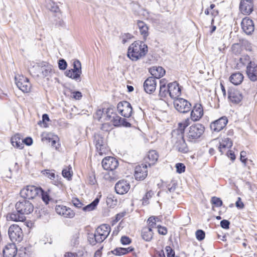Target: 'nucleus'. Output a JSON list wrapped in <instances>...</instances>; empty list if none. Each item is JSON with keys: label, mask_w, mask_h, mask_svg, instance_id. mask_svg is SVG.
<instances>
[{"label": "nucleus", "mask_w": 257, "mask_h": 257, "mask_svg": "<svg viewBox=\"0 0 257 257\" xmlns=\"http://www.w3.org/2000/svg\"><path fill=\"white\" fill-rule=\"evenodd\" d=\"M255 0H240L239 10L244 15L248 16L254 10Z\"/></svg>", "instance_id": "10"}, {"label": "nucleus", "mask_w": 257, "mask_h": 257, "mask_svg": "<svg viewBox=\"0 0 257 257\" xmlns=\"http://www.w3.org/2000/svg\"><path fill=\"white\" fill-rule=\"evenodd\" d=\"M79 233L76 232L74 234L71 238V244L75 246L76 245L78 244L79 243Z\"/></svg>", "instance_id": "50"}, {"label": "nucleus", "mask_w": 257, "mask_h": 257, "mask_svg": "<svg viewBox=\"0 0 257 257\" xmlns=\"http://www.w3.org/2000/svg\"><path fill=\"white\" fill-rule=\"evenodd\" d=\"M16 211L9 213L7 215L8 220L23 222L26 220L25 214H29L34 210L33 204L29 200L23 199L15 204Z\"/></svg>", "instance_id": "1"}, {"label": "nucleus", "mask_w": 257, "mask_h": 257, "mask_svg": "<svg viewBox=\"0 0 257 257\" xmlns=\"http://www.w3.org/2000/svg\"><path fill=\"white\" fill-rule=\"evenodd\" d=\"M126 249L123 247H116L113 250H111L112 253L116 255H122L126 254Z\"/></svg>", "instance_id": "45"}, {"label": "nucleus", "mask_w": 257, "mask_h": 257, "mask_svg": "<svg viewBox=\"0 0 257 257\" xmlns=\"http://www.w3.org/2000/svg\"><path fill=\"white\" fill-rule=\"evenodd\" d=\"M245 59L249 61L245 70L247 78L252 82H257V64L249 60L250 58L248 55L245 56Z\"/></svg>", "instance_id": "7"}, {"label": "nucleus", "mask_w": 257, "mask_h": 257, "mask_svg": "<svg viewBox=\"0 0 257 257\" xmlns=\"http://www.w3.org/2000/svg\"><path fill=\"white\" fill-rule=\"evenodd\" d=\"M176 168L177 172L181 174L185 171L186 167L183 163H177Z\"/></svg>", "instance_id": "49"}, {"label": "nucleus", "mask_w": 257, "mask_h": 257, "mask_svg": "<svg viewBox=\"0 0 257 257\" xmlns=\"http://www.w3.org/2000/svg\"><path fill=\"white\" fill-rule=\"evenodd\" d=\"M73 68L71 70L75 71L76 73L75 78H80L82 73L81 70V64L78 60H75L73 63Z\"/></svg>", "instance_id": "35"}, {"label": "nucleus", "mask_w": 257, "mask_h": 257, "mask_svg": "<svg viewBox=\"0 0 257 257\" xmlns=\"http://www.w3.org/2000/svg\"><path fill=\"white\" fill-rule=\"evenodd\" d=\"M40 192L42 193V198L43 201L45 202L46 204H48L50 200V197L49 195L46 192H43L42 190Z\"/></svg>", "instance_id": "60"}, {"label": "nucleus", "mask_w": 257, "mask_h": 257, "mask_svg": "<svg viewBox=\"0 0 257 257\" xmlns=\"http://www.w3.org/2000/svg\"><path fill=\"white\" fill-rule=\"evenodd\" d=\"M71 170V167L69 166L68 167H66L63 169L62 171V176L67 178L68 180L71 179V177L72 176V172L70 171Z\"/></svg>", "instance_id": "43"}, {"label": "nucleus", "mask_w": 257, "mask_h": 257, "mask_svg": "<svg viewBox=\"0 0 257 257\" xmlns=\"http://www.w3.org/2000/svg\"><path fill=\"white\" fill-rule=\"evenodd\" d=\"M241 45L246 50L251 51V43L246 40H242L240 41Z\"/></svg>", "instance_id": "52"}, {"label": "nucleus", "mask_w": 257, "mask_h": 257, "mask_svg": "<svg viewBox=\"0 0 257 257\" xmlns=\"http://www.w3.org/2000/svg\"><path fill=\"white\" fill-rule=\"evenodd\" d=\"M244 76L240 72H236L232 74L229 77L230 81L235 85L240 84L243 81Z\"/></svg>", "instance_id": "31"}, {"label": "nucleus", "mask_w": 257, "mask_h": 257, "mask_svg": "<svg viewBox=\"0 0 257 257\" xmlns=\"http://www.w3.org/2000/svg\"><path fill=\"white\" fill-rule=\"evenodd\" d=\"M232 146V142L229 138H224L219 142L218 149L220 152L221 155H222L231 148Z\"/></svg>", "instance_id": "24"}, {"label": "nucleus", "mask_w": 257, "mask_h": 257, "mask_svg": "<svg viewBox=\"0 0 257 257\" xmlns=\"http://www.w3.org/2000/svg\"><path fill=\"white\" fill-rule=\"evenodd\" d=\"M167 257H175V251L170 246H167L165 248Z\"/></svg>", "instance_id": "56"}, {"label": "nucleus", "mask_w": 257, "mask_h": 257, "mask_svg": "<svg viewBox=\"0 0 257 257\" xmlns=\"http://www.w3.org/2000/svg\"><path fill=\"white\" fill-rule=\"evenodd\" d=\"M241 29L247 35H251L254 30L253 21L248 17L243 18L241 22Z\"/></svg>", "instance_id": "14"}, {"label": "nucleus", "mask_w": 257, "mask_h": 257, "mask_svg": "<svg viewBox=\"0 0 257 257\" xmlns=\"http://www.w3.org/2000/svg\"><path fill=\"white\" fill-rule=\"evenodd\" d=\"M99 199L98 198H95L91 203L82 207V210L84 211H90L94 210L97 205Z\"/></svg>", "instance_id": "37"}, {"label": "nucleus", "mask_w": 257, "mask_h": 257, "mask_svg": "<svg viewBox=\"0 0 257 257\" xmlns=\"http://www.w3.org/2000/svg\"><path fill=\"white\" fill-rule=\"evenodd\" d=\"M156 217L152 216L148 218V223L149 226L148 227H151V229L156 225Z\"/></svg>", "instance_id": "55"}, {"label": "nucleus", "mask_w": 257, "mask_h": 257, "mask_svg": "<svg viewBox=\"0 0 257 257\" xmlns=\"http://www.w3.org/2000/svg\"><path fill=\"white\" fill-rule=\"evenodd\" d=\"M23 141V139L21 138L20 135L19 134H16L12 137L11 143L14 147L22 149L24 148Z\"/></svg>", "instance_id": "32"}, {"label": "nucleus", "mask_w": 257, "mask_h": 257, "mask_svg": "<svg viewBox=\"0 0 257 257\" xmlns=\"http://www.w3.org/2000/svg\"><path fill=\"white\" fill-rule=\"evenodd\" d=\"M158 158L159 155L157 152L155 150H151L144 158V161L147 165L148 164L149 166H151L157 162Z\"/></svg>", "instance_id": "25"}, {"label": "nucleus", "mask_w": 257, "mask_h": 257, "mask_svg": "<svg viewBox=\"0 0 257 257\" xmlns=\"http://www.w3.org/2000/svg\"><path fill=\"white\" fill-rule=\"evenodd\" d=\"M104 109H98L95 113V117L96 118H97L98 120H100V119L101 118L102 114L104 112Z\"/></svg>", "instance_id": "62"}, {"label": "nucleus", "mask_w": 257, "mask_h": 257, "mask_svg": "<svg viewBox=\"0 0 257 257\" xmlns=\"http://www.w3.org/2000/svg\"><path fill=\"white\" fill-rule=\"evenodd\" d=\"M211 203L214 204L216 207H220L222 205V201L220 198L217 197H212L211 200Z\"/></svg>", "instance_id": "47"}, {"label": "nucleus", "mask_w": 257, "mask_h": 257, "mask_svg": "<svg viewBox=\"0 0 257 257\" xmlns=\"http://www.w3.org/2000/svg\"><path fill=\"white\" fill-rule=\"evenodd\" d=\"M23 144H25L27 146H31L33 143V140L30 137H27L23 139Z\"/></svg>", "instance_id": "64"}, {"label": "nucleus", "mask_w": 257, "mask_h": 257, "mask_svg": "<svg viewBox=\"0 0 257 257\" xmlns=\"http://www.w3.org/2000/svg\"><path fill=\"white\" fill-rule=\"evenodd\" d=\"M94 142L95 144L97 152L100 155L105 153L106 147L104 141V138L99 134L94 135Z\"/></svg>", "instance_id": "20"}, {"label": "nucleus", "mask_w": 257, "mask_h": 257, "mask_svg": "<svg viewBox=\"0 0 257 257\" xmlns=\"http://www.w3.org/2000/svg\"><path fill=\"white\" fill-rule=\"evenodd\" d=\"M4 257H14L17 252V249L14 243L7 245L3 250Z\"/></svg>", "instance_id": "27"}, {"label": "nucleus", "mask_w": 257, "mask_h": 257, "mask_svg": "<svg viewBox=\"0 0 257 257\" xmlns=\"http://www.w3.org/2000/svg\"><path fill=\"white\" fill-rule=\"evenodd\" d=\"M241 45V44L239 43L233 44L231 46L232 52L235 55L240 54L242 50Z\"/></svg>", "instance_id": "44"}, {"label": "nucleus", "mask_w": 257, "mask_h": 257, "mask_svg": "<svg viewBox=\"0 0 257 257\" xmlns=\"http://www.w3.org/2000/svg\"><path fill=\"white\" fill-rule=\"evenodd\" d=\"M71 202L73 205L76 208H80L83 207V204L77 198H73Z\"/></svg>", "instance_id": "53"}, {"label": "nucleus", "mask_w": 257, "mask_h": 257, "mask_svg": "<svg viewBox=\"0 0 257 257\" xmlns=\"http://www.w3.org/2000/svg\"><path fill=\"white\" fill-rule=\"evenodd\" d=\"M148 166L146 164H142L135 168L134 176L138 180H144L148 175Z\"/></svg>", "instance_id": "15"}, {"label": "nucleus", "mask_w": 257, "mask_h": 257, "mask_svg": "<svg viewBox=\"0 0 257 257\" xmlns=\"http://www.w3.org/2000/svg\"><path fill=\"white\" fill-rule=\"evenodd\" d=\"M137 25L141 35L143 36L144 39H146L149 35L148 27L144 22L141 21H138Z\"/></svg>", "instance_id": "34"}, {"label": "nucleus", "mask_w": 257, "mask_h": 257, "mask_svg": "<svg viewBox=\"0 0 257 257\" xmlns=\"http://www.w3.org/2000/svg\"><path fill=\"white\" fill-rule=\"evenodd\" d=\"M109 171L104 175V178L106 180L110 181L116 180L118 178L117 175H116L113 170H109Z\"/></svg>", "instance_id": "41"}, {"label": "nucleus", "mask_w": 257, "mask_h": 257, "mask_svg": "<svg viewBox=\"0 0 257 257\" xmlns=\"http://www.w3.org/2000/svg\"><path fill=\"white\" fill-rule=\"evenodd\" d=\"M110 120L115 126H123L130 127L131 125V124L125 118H121L116 114H114V115L112 116V118Z\"/></svg>", "instance_id": "26"}, {"label": "nucleus", "mask_w": 257, "mask_h": 257, "mask_svg": "<svg viewBox=\"0 0 257 257\" xmlns=\"http://www.w3.org/2000/svg\"><path fill=\"white\" fill-rule=\"evenodd\" d=\"M88 183L91 185H94L96 183L95 175L94 173L89 174L87 178Z\"/></svg>", "instance_id": "51"}, {"label": "nucleus", "mask_w": 257, "mask_h": 257, "mask_svg": "<svg viewBox=\"0 0 257 257\" xmlns=\"http://www.w3.org/2000/svg\"><path fill=\"white\" fill-rule=\"evenodd\" d=\"M133 37V36L130 33L124 34L122 36V42L123 44H125L127 40L131 39Z\"/></svg>", "instance_id": "61"}, {"label": "nucleus", "mask_w": 257, "mask_h": 257, "mask_svg": "<svg viewBox=\"0 0 257 257\" xmlns=\"http://www.w3.org/2000/svg\"><path fill=\"white\" fill-rule=\"evenodd\" d=\"M228 99L233 103L238 104L242 99V95L238 90L230 88L228 90Z\"/></svg>", "instance_id": "19"}, {"label": "nucleus", "mask_w": 257, "mask_h": 257, "mask_svg": "<svg viewBox=\"0 0 257 257\" xmlns=\"http://www.w3.org/2000/svg\"><path fill=\"white\" fill-rule=\"evenodd\" d=\"M227 123L228 119L227 117L222 116L212 122L210 124V127L213 132H219L226 126Z\"/></svg>", "instance_id": "13"}, {"label": "nucleus", "mask_w": 257, "mask_h": 257, "mask_svg": "<svg viewBox=\"0 0 257 257\" xmlns=\"http://www.w3.org/2000/svg\"><path fill=\"white\" fill-rule=\"evenodd\" d=\"M47 8L50 11L54 13H58L60 9L58 6L53 1H49L46 4Z\"/></svg>", "instance_id": "38"}, {"label": "nucleus", "mask_w": 257, "mask_h": 257, "mask_svg": "<svg viewBox=\"0 0 257 257\" xmlns=\"http://www.w3.org/2000/svg\"><path fill=\"white\" fill-rule=\"evenodd\" d=\"M154 194V193L153 191L152 190H149V191H147L142 199L143 204L144 205L149 204V200L153 197Z\"/></svg>", "instance_id": "40"}, {"label": "nucleus", "mask_w": 257, "mask_h": 257, "mask_svg": "<svg viewBox=\"0 0 257 257\" xmlns=\"http://www.w3.org/2000/svg\"><path fill=\"white\" fill-rule=\"evenodd\" d=\"M105 114H106V120H110L112 118L114 114H116L115 113V107L113 106L108 107L105 111Z\"/></svg>", "instance_id": "42"}, {"label": "nucleus", "mask_w": 257, "mask_h": 257, "mask_svg": "<svg viewBox=\"0 0 257 257\" xmlns=\"http://www.w3.org/2000/svg\"><path fill=\"white\" fill-rule=\"evenodd\" d=\"M190 123V119L187 118L184 120L179 123V126L177 129L174 130V131H180L182 133L184 134L185 128L189 125Z\"/></svg>", "instance_id": "39"}, {"label": "nucleus", "mask_w": 257, "mask_h": 257, "mask_svg": "<svg viewBox=\"0 0 257 257\" xmlns=\"http://www.w3.org/2000/svg\"><path fill=\"white\" fill-rule=\"evenodd\" d=\"M49 142L51 143L52 147L55 148L56 150H59L60 145L59 144L56 145L57 141L56 140L49 139Z\"/></svg>", "instance_id": "63"}, {"label": "nucleus", "mask_w": 257, "mask_h": 257, "mask_svg": "<svg viewBox=\"0 0 257 257\" xmlns=\"http://www.w3.org/2000/svg\"><path fill=\"white\" fill-rule=\"evenodd\" d=\"M149 72L153 76L152 77H154L155 79L160 78L165 74L164 69L160 66H153L150 68Z\"/></svg>", "instance_id": "28"}, {"label": "nucleus", "mask_w": 257, "mask_h": 257, "mask_svg": "<svg viewBox=\"0 0 257 257\" xmlns=\"http://www.w3.org/2000/svg\"><path fill=\"white\" fill-rule=\"evenodd\" d=\"M174 105L177 110L183 113L190 111L192 106L186 99L179 97L174 100Z\"/></svg>", "instance_id": "9"}, {"label": "nucleus", "mask_w": 257, "mask_h": 257, "mask_svg": "<svg viewBox=\"0 0 257 257\" xmlns=\"http://www.w3.org/2000/svg\"><path fill=\"white\" fill-rule=\"evenodd\" d=\"M157 82L154 77L148 78L144 83V89L147 93H153L156 89Z\"/></svg>", "instance_id": "22"}, {"label": "nucleus", "mask_w": 257, "mask_h": 257, "mask_svg": "<svg viewBox=\"0 0 257 257\" xmlns=\"http://www.w3.org/2000/svg\"><path fill=\"white\" fill-rule=\"evenodd\" d=\"M168 94H169L168 87L167 88L163 80H161L159 95L161 97H165Z\"/></svg>", "instance_id": "36"}, {"label": "nucleus", "mask_w": 257, "mask_h": 257, "mask_svg": "<svg viewBox=\"0 0 257 257\" xmlns=\"http://www.w3.org/2000/svg\"><path fill=\"white\" fill-rule=\"evenodd\" d=\"M196 238L199 240H202L204 239L205 236V232L201 229H198L196 231L195 233Z\"/></svg>", "instance_id": "48"}, {"label": "nucleus", "mask_w": 257, "mask_h": 257, "mask_svg": "<svg viewBox=\"0 0 257 257\" xmlns=\"http://www.w3.org/2000/svg\"><path fill=\"white\" fill-rule=\"evenodd\" d=\"M172 142L174 148L181 153H187L189 149L184 138V134L180 131H173Z\"/></svg>", "instance_id": "4"}, {"label": "nucleus", "mask_w": 257, "mask_h": 257, "mask_svg": "<svg viewBox=\"0 0 257 257\" xmlns=\"http://www.w3.org/2000/svg\"><path fill=\"white\" fill-rule=\"evenodd\" d=\"M203 109L202 105L200 103H196L193 106L190 114L191 119L194 121L199 120L203 115Z\"/></svg>", "instance_id": "21"}, {"label": "nucleus", "mask_w": 257, "mask_h": 257, "mask_svg": "<svg viewBox=\"0 0 257 257\" xmlns=\"http://www.w3.org/2000/svg\"><path fill=\"white\" fill-rule=\"evenodd\" d=\"M42 189L34 186H27L21 190V196L24 199H33L36 197Z\"/></svg>", "instance_id": "8"}, {"label": "nucleus", "mask_w": 257, "mask_h": 257, "mask_svg": "<svg viewBox=\"0 0 257 257\" xmlns=\"http://www.w3.org/2000/svg\"><path fill=\"white\" fill-rule=\"evenodd\" d=\"M76 72H75L73 70H72L71 69H69V70H66L65 72V75L68 77L71 78L75 80H79V81H80V78L74 77H75V75H76Z\"/></svg>", "instance_id": "46"}, {"label": "nucleus", "mask_w": 257, "mask_h": 257, "mask_svg": "<svg viewBox=\"0 0 257 257\" xmlns=\"http://www.w3.org/2000/svg\"><path fill=\"white\" fill-rule=\"evenodd\" d=\"M54 170H45L43 172V174L46 177L50 178L51 180L53 181L54 184L56 185H59L61 184L60 181H59V176L55 174Z\"/></svg>", "instance_id": "30"}, {"label": "nucleus", "mask_w": 257, "mask_h": 257, "mask_svg": "<svg viewBox=\"0 0 257 257\" xmlns=\"http://www.w3.org/2000/svg\"><path fill=\"white\" fill-rule=\"evenodd\" d=\"M55 211L57 214L65 217L73 218L75 215V213L73 210L63 205H56Z\"/></svg>", "instance_id": "23"}, {"label": "nucleus", "mask_w": 257, "mask_h": 257, "mask_svg": "<svg viewBox=\"0 0 257 257\" xmlns=\"http://www.w3.org/2000/svg\"><path fill=\"white\" fill-rule=\"evenodd\" d=\"M205 131L204 126L199 123L194 124L189 127L187 137L189 142H195L200 139Z\"/></svg>", "instance_id": "5"}, {"label": "nucleus", "mask_w": 257, "mask_h": 257, "mask_svg": "<svg viewBox=\"0 0 257 257\" xmlns=\"http://www.w3.org/2000/svg\"><path fill=\"white\" fill-rule=\"evenodd\" d=\"M130 183L125 180H121L115 185V190L117 194L123 195L126 194L130 189Z\"/></svg>", "instance_id": "16"}, {"label": "nucleus", "mask_w": 257, "mask_h": 257, "mask_svg": "<svg viewBox=\"0 0 257 257\" xmlns=\"http://www.w3.org/2000/svg\"><path fill=\"white\" fill-rule=\"evenodd\" d=\"M153 236V232L151 227H144L142 230V237L146 241L152 240Z\"/></svg>", "instance_id": "33"}, {"label": "nucleus", "mask_w": 257, "mask_h": 257, "mask_svg": "<svg viewBox=\"0 0 257 257\" xmlns=\"http://www.w3.org/2000/svg\"><path fill=\"white\" fill-rule=\"evenodd\" d=\"M147 52V45L143 41H137L129 46L127 51V56L133 61H137L145 56Z\"/></svg>", "instance_id": "3"}, {"label": "nucleus", "mask_w": 257, "mask_h": 257, "mask_svg": "<svg viewBox=\"0 0 257 257\" xmlns=\"http://www.w3.org/2000/svg\"><path fill=\"white\" fill-rule=\"evenodd\" d=\"M229 225L230 222L227 220L223 219L221 220L220 222V226L222 228L224 229H229Z\"/></svg>", "instance_id": "58"}, {"label": "nucleus", "mask_w": 257, "mask_h": 257, "mask_svg": "<svg viewBox=\"0 0 257 257\" xmlns=\"http://www.w3.org/2000/svg\"><path fill=\"white\" fill-rule=\"evenodd\" d=\"M131 241V239L126 236H122L120 238V242L123 245L129 244Z\"/></svg>", "instance_id": "57"}, {"label": "nucleus", "mask_w": 257, "mask_h": 257, "mask_svg": "<svg viewBox=\"0 0 257 257\" xmlns=\"http://www.w3.org/2000/svg\"><path fill=\"white\" fill-rule=\"evenodd\" d=\"M169 94L174 100L178 98L181 95V89L179 84L176 82L170 83L168 84Z\"/></svg>", "instance_id": "18"}, {"label": "nucleus", "mask_w": 257, "mask_h": 257, "mask_svg": "<svg viewBox=\"0 0 257 257\" xmlns=\"http://www.w3.org/2000/svg\"><path fill=\"white\" fill-rule=\"evenodd\" d=\"M111 228L108 224H103L99 226L94 233L88 234V241L92 245L102 242L109 234Z\"/></svg>", "instance_id": "2"}, {"label": "nucleus", "mask_w": 257, "mask_h": 257, "mask_svg": "<svg viewBox=\"0 0 257 257\" xmlns=\"http://www.w3.org/2000/svg\"><path fill=\"white\" fill-rule=\"evenodd\" d=\"M102 166L106 170H114L118 166L117 161L113 157H108L103 159L101 162Z\"/></svg>", "instance_id": "17"}, {"label": "nucleus", "mask_w": 257, "mask_h": 257, "mask_svg": "<svg viewBox=\"0 0 257 257\" xmlns=\"http://www.w3.org/2000/svg\"><path fill=\"white\" fill-rule=\"evenodd\" d=\"M119 113L124 117H130L133 112V108L130 102L126 101L119 102L117 105Z\"/></svg>", "instance_id": "11"}, {"label": "nucleus", "mask_w": 257, "mask_h": 257, "mask_svg": "<svg viewBox=\"0 0 257 257\" xmlns=\"http://www.w3.org/2000/svg\"><path fill=\"white\" fill-rule=\"evenodd\" d=\"M8 233L11 240L13 242H20L23 238V233L21 228L18 225L13 224L9 228Z\"/></svg>", "instance_id": "6"}, {"label": "nucleus", "mask_w": 257, "mask_h": 257, "mask_svg": "<svg viewBox=\"0 0 257 257\" xmlns=\"http://www.w3.org/2000/svg\"><path fill=\"white\" fill-rule=\"evenodd\" d=\"M67 66V63L64 59H61L58 61V67L60 70H65Z\"/></svg>", "instance_id": "54"}, {"label": "nucleus", "mask_w": 257, "mask_h": 257, "mask_svg": "<svg viewBox=\"0 0 257 257\" xmlns=\"http://www.w3.org/2000/svg\"><path fill=\"white\" fill-rule=\"evenodd\" d=\"M158 233L161 235H166L168 232L167 229L166 227L162 226L161 225L158 226Z\"/></svg>", "instance_id": "59"}, {"label": "nucleus", "mask_w": 257, "mask_h": 257, "mask_svg": "<svg viewBox=\"0 0 257 257\" xmlns=\"http://www.w3.org/2000/svg\"><path fill=\"white\" fill-rule=\"evenodd\" d=\"M16 84L17 87L24 93H28L30 91L31 84L28 78L24 76L15 77Z\"/></svg>", "instance_id": "12"}, {"label": "nucleus", "mask_w": 257, "mask_h": 257, "mask_svg": "<svg viewBox=\"0 0 257 257\" xmlns=\"http://www.w3.org/2000/svg\"><path fill=\"white\" fill-rule=\"evenodd\" d=\"M38 66L41 68L42 74L44 77L50 75L52 73V66L46 62L39 63Z\"/></svg>", "instance_id": "29"}]
</instances>
